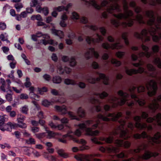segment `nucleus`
I'll list each match as a JSON object with an SVG mask.
<instances>
[{
  "mask_svg": "<svg viewBox=\"0 0 161 161\" xmlns=\"http://www.w3.org/2000/svg\"><path fill=\"white\" fill-rule=\"evenodd\" d=\"M141 47L143 50L145 52H140L139 53V57L140 58H142L145 56L147 58H149L152 56L153 54L152 53L148 52L149 47L143 44H142Z\"/></svg>",
  "mask_w": 161,
  "mask_h": 161,
  "instance_id": "nucleus-15",
  "label": "nucleus"
},
{
  "mask_svg": "<svg viewBox=\"0 0 161 161\" xmlns=\"http://www.w3.org/2000/svg\"><path fill=\"white\" fill-rule=\"evenodd\" d=\"M62 60L64 62H69L70 60V58L67 56H63L62 57Z\"/></svg>",
  "mask_w": 161,
  "mask_h": 161,
  "instance_id": "nucleus-59",
  "label": "nucleus"
},
{
  "mask_svg": "<svg viewBox=\"0 0 161 161\" xmlns=\"http://www.w3.org/2000/svg\"><path fill=\"white\" fill-rule=\"evenodd\" d=\"M92 66L93 68L95 69H98L100 67L98 64L95 61H94L92 62Z\"/></svg>",
  "mask_w": 161,
  "mask_h": 161,
  "instance_id": "nucleus-58",
  "label": "nucleus"
},
{
  "mask_svg": "<svg viewBox=\"0 0 161 161\" xmlns=\"http://www.w3.org/2000/svg\"><path fill=\"white\" fill-rule=\"evenodd\" d=\"M116 10L118 12H121L122 10L120 6L117 3H115L114 5H111L107 9V12L108 14H113L114 16V11Z\"/></svg>",
  "mask_w": 161,
  "mask_h": 161,
  "instance_id": "nucleus-17",
  "label": "nucleus"
},
{
  "mask_svg": "<svg viewBox=\"0 0 161 161\" xmlns=\"http://www.w3.org/2000/svg\"><path fill=\"white\" fill-rule=\"evenodd\" d=\"M64 83L66 85H76V83L75 80L68 78H67L64 80Z\"/></svg>",
  "mask_w": 161,
  "mask_h": 161,
  "instance_id": "nucleus-34",
  "label": "nucleus"
},
{
  "mask_svg": "<svg viewBox=\"0 0 161 161\" xmlns=\"http://www.w3.org/2000/svg\"><path fill=\"white\" fill-rule=\"evenodd\" d=\"M159 50V47L158 45H155L152 48V50L154 53H157Z\"/></svg>",
  "mask_w": 161,
  "mask_h": 161,
  "instance_id": "nucleus-49",
  "label": "nucleus"
},
{
  "mask_svg": "<svg viewBox=\"0 0 161 161\" xmlns=\"http://www.w3.org/2000/svg\"><path fill=\"white\" fill-rule=\"evenodd\" d=\"M29 98L28 95L24 93H22L20 94V98L21 99H27Z\"/></svg>",
  "mask_w": 161,
  "mask_h": 161,
  "instance_id": "nucleus-60",
  "label": "nucleus"
},
{
  "mask_svg": "<svg viewBox=\"0 0 161 161\" xmlns=\"http://www.w3.org/2000/svg\"><path fill=\"white\" fill-rule=\"evenodd\" d=\"M58 69L59 73L60 74H64L65 73L66 74H69L71 71V69L67 67L63 68L62 66H60L58 67Z\"/></svg>",
  "mask_w": 161,
  "mask_h": 161,
  "instance_id": "nucleus-20",
  "label": "nucleus"
},
{
  "mask_svg": "<svg viewBox=\"0 0 161 161\" xmlns=\"http://www.w3.org/2000/svg\"><path fill=\"white\" fill-rule=\"evenodd\" d=\"M77 113L80 118H84L85 117V112L81 107H80L78 108L77 111Z\"/></svg>",
  "mask_w": 161,
  "mask_h": 161,
  "instance_id": "nucleus-28",
  "label": "nucleus"
},
{
  "mask_svg": "<svg viewBox=\"0 0 161 161\" xmlns=\"http://www.w3.org/2000/svg\"><path fill=\"white\" fill-rule=\"evenodd\" d=\"M149 33V30L146 29H144L142 30L140 33L136 32L134 33V36L137 39H140L142 41L144 40V37L145 38L146 42H149L151 41V37L148 36Z\"/></svg>",
  "mask_w": 161,
  "mask_h": 161,
  "instance_id": "nucleus-11",
  "label": "nucleus"
},
{
  "mask_svg": "<svg viewBox=\"0 0 161 161\" xmlns=\"http://www.w3.org/2000/svg\"><path fill=\"white\" fill-rule=\"evenodd\" d=\"M111 108L110 106L106 104L104 106V108L106 112H104L105 115L99 114L97 116V119L96 123L93 124L91 127H89L91 125L94 123L92 120H88L84 121L83 123L78 125L79 129H76L75 132V135L80 136L82 133L81 131H85L86 135L91 136H96L98 135L100 131L98 130L93 131L98 128L100 130H103L109 128L113 125V122H117L120 125H117L114 128L113 130L108 132L107 135L108 137H100L99 140L96 137H93L91 138L92 141L94 143L97 144H102L103 143L108 144L114 142L115 146L110 145L108 147H101L100 150L104 152L106 151L108 152H113L115 153L119 152L120 150L119 147H123L128 148L130 147L131 143L128 141H124L130 137V132L127 128L125 129V126L126 123V120L130 119L131 117L132 112L131 111L127 110L126 112V116L125 119H121L119 120V119L122 117V114L121 112H118L117 114L114 113L107 114V111H110Z\"/></svg>",
  "mask_w": 161,
  "mask_h": 161,
  "instance_id": "nucleus-1",
  "label": "nucleus"
},
{
  "mask_svg": "<svg viewBox=\"0 0 161 161\" xmlns=\"http://www.w3.org/2000/svg\"><path fill=\"white\" fill-rule=\"evenodd\" d=\"M38 91L40 94L41 95L43 94L44 92H46L47 91V89L46 87H43L42 88H38Z\"/></svg>",
  "mask_w": 161,
  "mask_h": 161,
  "instance_id": "nucleus-50",
  "label": "nucleus"
},
{
  "mask_svg": "<svg viewBox=\"0 0 161 161\" xmlns=\"http://www.w3.org/2000/svg\"><path fill=\"white\" fill-rule=\"evenodd\" d=\"M99 29L100 30L103 36H105L107 33V31L105 28L104 27H99Z\"/></svg>",
  "mask_w": 161,
  "mask_h": 161,
  "instance_id": "nucleus-53",
  "label": "nucleus"
},
{
  "mask_svg": "<svg viewBox=\"0 0 161 161\" xmlns=\"http://www.w3.org/2000/svg\"><path fill=\"white\" fill-rule=\"evenodd\" d=\"M52 59L54 62H57L58 60V58L56 53H53L51 56Z\"/></svg>",
  "mask_w": 161,
  "mask_h": 161,
  "instance_id": "nucleus-61",
  "label": "nucleus"
},
{
  "mask_svg": "<svg viewBox=\"0 0 161 161\" xmlns=\"http://www.w3.org/2000/svg\"><path fill=\"white\" fill-rule=\"evenodd\" d=\"M150 5L156 6L157 4H161V0H152L151 2L149 3Z\"/></svg>",
  "mask_w": 161,
  "mask_h": 161,
  "instance_id": "nucleus-37",
  "label": "nucleus"
},
{
  "mask_svg": "<svg viewBox=\"0 0 161 161\" xmlns=\"http://www.w3.org/2000/svg\"><path fill=\"white\" fill-rule=\"evenodd\" d=\"M90 102L92 104L94 105V106L93 108L91 109V111L93 113L94 110L93 108L95 109L96 111L97 112H102V113L104 112V111L102 109L101 107L100 106L101 101L98 99H96L94 97H92L90 99Z\"/></svg>",
  "mask_w": 161,
  "mask_h": 161,
  "instance_id": "nucleus-13",
  "label": "nucleus"
},
{
  "mask_svg": "<svg viewBox=\"0 0 161 161\" xmlns=\"http://www.w3.org/2000/svg\"><path fill=\"white\" fill-rule=\"evenodd\" d=\"M68 114L71 119H76L77 120H80V118L74 115L72 112L69 111L68 112Z\"/></svg>",
  "mask_w": 161,
  "mask_h": 161,
  "instance_id": "nucleus-36",
  "label": "nucleus"
},
{
  "mask_svg": "<svg viewBox=\"0 0 161 161\" xmlns=\"http://www.w3.org/2000/svg\"><path fill=\"white\" fill-rule=\"evenodd\" d=\"M71 18L74 20H78L80 19V22L84 24H87L88 22V19L87 18L83 16L80 18L79 15L75 11L72 13Z\"/></svg>",
  "mask_w": 161,
  "mask_h": 161,
  "instance_id": "nucleus-18",
  "label": "nucleus"
},
{
  "mask_svg": "<svg viewBox=\"0 0 161 161\" xmlns=\"http://www.w3.org/2000/svg\"><path fill=\"white\" fill-rule=\"evenodd\" d=\"M53 10H56L57 11L61 12L64 10H66V9L64 6H60L54 8Z\"/></svg>",
  "mask_w": 161,
  "mask_h": 161,
  "instance_id": "nucleus-42",
  "label": "nucleus"
},
{
  "mask_svg": "<svg viewBox=\"0 0 161 161\" xmlns=\"http://www.w3.org/2000/svg\"><path fill=\"white\" fill-rule=\"evenodd\" d=\"M85 57L87 60H88L92 58V50L90 49V48L85 53Z\"/></svg>",
  "mask_w": 161,
  "mask_h": 161,
  "instance_id": "nucleus-33",
  "label": "nucleus"
},
{
  "mask_svg": "<svg viewBox=\"0 0 161 161\" xmlns=\"http://www.w3.org/2000/svg\"><path fill=\"white\" fill-rule=\"evenodd\" d=\"M70 66L72 67L75 66L76 65V62L75 58L73 57H71L69 61Z\"/></svg>",
  "mask_w": 161,
  "mask_h": 161,
  "instance_id": "nucleus-46",
  "label": "nucleus"
},
{
  "mask_svg": "<svg viewBox=\"0 0 161 161\" xmlns=\"http://www.w3.org/2000/svg\"><path fill=\"white\" fill-rule=\"evenodd\" d=\"M141 118L146 119L147 123H152L153 121H156L158 123V125L161 127V113H158L153 117H148V114L145 112H142Z\"/></svg>",
  "mask_w": 161,
  "mask_h": 161,
  "instance_id": "nucleus-10",
  "label": "nucleus"
},
{
  "mask_svg": "<svg viewBox=\"0 0 161 161\" xmlns=\"http://www.w3.org/2000/svg\"><path fill=\"white\" fill-rule=\"evenodd\" d=\"M102 47L104 49L108 50L109 49L112 50L117 49V50L122 48L123 46L120 44L119 42L112 44L110 45L108 43H103L102 45Z\"/></svg>",
  "mask_w": 161,
  "mask_h": 161,
  "instance_id": "nucleus-14",
  "label": "nucleus"
},
{
  "mask_svg": "<svg viewBox=\"0 0 161 161\" xmlns=\"http://www.w3.org/2000/svg\"><path fill=\"white\" fill-rule=\"evenodd\" d=\"M19 124V127L22 128H25L27 127L26 124L23 123L22 121L19 120L18 122Z\"/></svg>",
  "mask_w": 161,
  "mask_h": 161,
  "instance_id": "nucleus-54",
  "label": "nucleus"
},
{
  "mask_svg": "<svg viewBox=\"0 0 161 161\" xmlns=\"http://www.w3.org/2000/svg\"><path fill=\"white\" fill-rule=\"evenodd\" d=\"M134 120L136 121L135 125H134L132 122L129 121L127 125L128 128H129L131 131V134L132 133V131H134L135 127L140 130H145L146 128H147L149 131L152 130H153V127L152 125H150L147 126V124L141 123V117L140 116L137 115L135 116L134 118Z\"/></svg>",
  "mask_w": 161,
  "mask_h": 161,
  "instance_id": "nucleus-7",
  "label": "nucleus"
},
{
  "mask_svg": "<svg viewBox=\"0 0 161 161\" xmlns=\"http://www.w3.org/2000/svg\"><path fill=\"white\" fill-rule=\"evenodd\" d=\"M44 35L41 32L38 31L36 34L31 35V39L34 41L36 42L37 41V37H40Z\"/></svg>",
  "mask_w": 161,
  "mask_h": 161,
  "instance_id": "nucleus-26",
  "label": "nucleus"
},
{
  "mask_svg": "<svg viewBox=\"0 0 161 161\" xmlns=\"http://www.w3.org/2000/svg\"><path fill=\"white\" fill-rule=\"evenodd\" d=\"M37 138L39 139H41L46 136V133L45 132L41 133L36 134Z\"/></svg>",
  "mask_w": 161,
  "mask_h": 161,
  "instance_id": "nucleus-45",
  "label": "nucleus"
},
{
  "mask_svg": "<svg viewBox=\"0 0 161 161\" xmlns=\"http://www.w3.org/2000/svg\"><path fill=\"white\" fill-rule=\"evenodd\" d=\"M122 38L124 41L125 43L127 46L129 45V42L128 38V33L124 32L122 35Z\"/></svg>",
  "mask_w": 161,
  "mask_h": 161,
  "instance_id": "nucleus-29",
  "label": "nucleus"
},
{
  "mask_svg": "<svg viewBox=\"0 0 161 161\" xmlns=\"http://www.w3.org/2000/svg\"><path fill=\"white\" fill-rule=\"evenodd\" d=\"M69 135L68 134H67L65 135H64L63 136V138H60L59 139L58 141L59 142H61L62 143H65L66 142V141L65 139H64V138L67 137V136H69Z\"/></svg>",
  "mask_w": 161,
  "mask_h": 161,
  "instance_id": "nucleus-52",
  "label": "nucleus"
},
{
  "mask_svg": "<svg viewBox=\"0 0 161 161\" xmlns=\"http://www.w3.org/2000/svg\"><path fill=\"white\" fill-rule=\"evenodd\" d=\"M52 33L56 36H58L61 39L64 36V33L63 31L61 30H58L55 29H51Z\"/></svg>",
  "mask_w": 161,
  "mask_h": 161,
  "instance_id": "nucleus-22",
  "label": "nucleus"
},
{
  "mask_svg": "<svg viewBox=\"0 0 161 161\" xmlns=\"http://www.w3.org/2000/svg\"><path fill=\"white\" fill-rule=\"evenodd\" d=\"M45 127V130L46 131V136L48 138H51L54 136V133L52 131H50L48 130V128L47 127Z\"/></svg>",
  "mask_w": 161,
  "mask_h": 161,
  "instance_id": "nucleus-31",
  "label": "nucleus"
},
{
  "mask_svg": "<svg viewBox=\"0 0 161 161\" xmlns=\"http://www.w3.org/2000/svg\"><path fill=\"white\" fill-rule=\"evenodd\" d=\"M158 102H161V95L158 96L157 98H154L153 100V103L148 106L147 107L150 109L153 114L155 113L157 109L160 107Z\"/></svg>",
  "mask_w": 161,
  "mask_h": 161,
  "instance_id": "nucleus-12",
  "label": "nucleus"
},
{
  "mask_svg": "<svg viewBox=\"0 0 161 161\" xmlns=\"http://www.w3.org/2000/svg\"><path fill=\"white\" fill-rule=\"evenodd\" d=\"M86 26L90 28L91 30L95 31H96L98 29V27L96 25H86Z\"/></svg>",
  "mask_w": 161,
  "mask_h": 161,
  "instance_id": "nucleus-44",
  "label": "nucleus"
},
{
  "mask_svg": "<svg viewBox=\"0 0 161 161\" xmlns=\"http://www.w3.org/2000/svg\"><path fill=\"white\" fill-rule=\"evenodd\" d=\"M5 97L6 98L8 101H11L13 99L12 95L10 93H8Z\"/></svg>",
  "mask_w": 161,
  "mask_h": 161,
  "instance_id": "nucleus-63",
  "label": "nucleus"
},
{
  "mask_svg": "<svg viewBox=\"0 0 161 161\" xmlns=\"http://www.w3.org/2000/svg\"><path fill=\"white\" fill-rule=\"evenodd\" d=\"M43 77L44 79L47 81H49L51 79L50 76L47 74H44L43 75Z\"/></svg>",
  "mask_w": 161,
  "mask_h": 161,
  "instance_id": "nucleus-64",
  "label": "nucleus"
},
{
  "mask_svg": "<svg viewBox=\"0 0 161 161\" xmlns=\"http://www.w3.org/2000/svg\"><path fill=\"white\" fill-rule=\"evenodd\" d=\"M53 81L54 83L58 84L61 82L62 79L60 76H56L53 77Z\"/></svg>",
  "mask_w": 161,
  "mask_h": 161,
  "instance_id": "nucleus-38",
  "label": "nucleus"
},
{
  "mask_svg": "<svg viewBox=\"0 0 161 161\" xmlns=\"http://www.w3.org/2000/svg\"><path fill=\"white\" fill-rule=\"evenodd\" d=\"M55 108L57 111L60 112L62 114H66L68 112L66 107L56 106H55Z\"/></svg>",
  "mask_w": 161,
  "mask_h": 161,
  "instance_id": "nucleus-23",
  "label": "nucleus"
},
{
  "mask_svg": "<svg viewBox=\"0 0 161 161\" xmlns=\"http://www.w3.org/2000/svg\"><path fill=\"white\" fill-rule=\"evenodd\" d=\"M97 74L99 75V77L93 78L92 76H89L87 80L88 82L91 84H95L96 82H99L101 79L103 80V83L105 85H108L109 84V77L107 76L103 73H100L98 72H96Z\"/></svg>",
  "mask_w": 161,
  "mask_h": 161,
  "instance_id": "nucleus-9",
  "label": "nucleus"
},
{
  "mask_svg": "<svg viewBox=\"0 0 161 161\" xmlns=\"http://www.w3.org/2000/svg\"><path fill=\"white\" fill-rule=\"evenodd\" d=\"M21 112L25 114H27L28 111L29 110L28 106L26 105H25L22 107L21 108Z\"/></svg>",
  "mask_w": 161,
  "mask_h": 161,
  "instance_id": "nucleus-40",
  "label": "nucleus"
},
{
  "mask_svg": "<svg viewBox=\"0 0 161 161\" xmlns=\"http://www.w3.org/2000/svg\"><path fill=\"white\" fill-rule=\"evenodd\" d=\"M111 22L112 24L116 28H118L120 25V22L115 19H112L111 20Z\"/></svg>",
  "mask_w": 161,
  "mask_h": 161,
  "instance_id": "nucleus-35",
  "label": "nucleus"
},
{
  "mask_svg": "<svg viewBox=\"0 0 161 161\" xmlns=\"http://www.w3.org/2000/svg\"><path fill=\"white\" fill-rule=\"evenodd\" d=\"M42 13L44 15L46 16L49 14V11L48 8L47 7H44L43 8Z\"/></svg>",
  "mask_w": 161,
  "mask_h": 161,
  "instance_id": "nucleus-57",
  "label": "nucleus"
},
{
  "mask_svg": "<svg viewBox=\"0 0 161 161\" xmlns=\"http://www.w3.org/2000/svg\"><path fill=\"white\" fill-rule=\"evenodd\" d=\"M90 49L92 50V57L93 55L96 58H98L99 56V55L98 53L97 52L95 51V49L94 48H90Z\"/></svg>",
  "mask_w": 161,
  "mask_h": 161,
  "instance_id": "nucleus-41",
  "label": "nucleus"
},
{
  "mask_svg": "<svg viewBox=\"0 0 161 161\" xmlns=\"http://www.w3.org/2000/svg\"><path fill=\"white\" fill-rule=\"evenodd\" d=\"M153 62L158 68L161 69V59L159 57L154 58Z\"/></svg>",
  "mask_w": 161,
  "mask_h": 161,
  "instance_id": "nucleus-27",
  "label": "nucleus"
},
{
  "mask_svg": "<svg viewBox=\"0 0 161 161\" xmlns=\"http://www.w3.org/2000/svg\"><path fill=\"white\" fill-rule=\"evenodd\" d=\"M14 6L17 12H19L20 11V8H23V5L21 3H18L15 4L14 5Z\"/></svg>",
  "mask_w": 161,
  "mask_h": 161,
  "instance_id": "nucleus-48",
  "label": "nucleus"
},
{
  "mask_svg": "<svg viewBox=\"0 0 161 161\" xmlns=\"http://www.w3.org/2000/svg\"><path fill=\"white\" fill-rule=\"evenodd\" d=\"M146 88L148 91L147 94L149 97L155 96L158 89L157 82L154 80H151L146 84V87L143 85H140L138 87L132 86L129 89L130 94L122 90H119L118 92V94L121 97L120 100L119 98L115 96H112L110 98L112 108H116L118 106H122L126 103L130 110L136 109V108L133 107L135 105L134 101H131L130 102H128V99L130 97L134 99L136 103H137L140 106H144L146 103L145 99L144 98H139L135 93V92L137 89L138 93L143 92H145Z\"/></svg>",
  "mask_w": 161,
  "mask_h": 161,
  "instance_id": "nucleus-2",
  "label": "nucleus"
},
{
  "mask_svg": "<svg viewBox=\"0 0 161 161\" xmlns=\"http://www.w3.org/2000/svg\"><path fill=\"white\" fill-rule=\"evenodd\" d=\"M125 54V52H124L119 51L116 53V56L119 58H123Z\"/></svg>",
  "mask_w": 161,
  "mask_h": 161,
  "instance_id": "nucleus-47",
  "label": "nucleus"
},
{
  "mask_svg": "<svg viewBox=\"0 0 161 161\" xmlns=\"http://www.w3.org/2000/svg\"><path fill=\"white\" fill-rule=\"evenodd\" d=\"M9 124L10 125V127L12 129L13 128L14 129H16L18 127H19V124L14 123H12L11 122H9Z\"/></svg>",
  "mask_w": 161,
  "mask_h": 161,
  "instance_id": "nucleus-55",
  "label": "nucleus"
},
{
  "mask_svg": "<svg viewBox=\"0 0 161 161\" xmlns=\"http://www.w3.org/2000/svg\"><path fill=\"white\" fill-rule=\"evenodd\" d=\"M110 2L107 0H103L101 3V5L98 4L95 0H90L89 4L91 5L96 9L99 10L103 9V7H106V11H104L102 13V16L104 19H107L108 18V15L107 12V9L110 5H108L110 4Z\"/></svg>",
  "mask_w": 161,
  "mask_h": 161,
  "instance_id": "nucleus-8",
  "label": "nucleus"
},
{
  "mask_svg": "<svg viewBox=\"0 0 161 161\" xmlns=\"http://www.w3.org/2000/svg\"><path fill=\"white\" fill-rule=\"evenodd\" d=\"M8 77L9 78L11 79L14 81H15L18 84H20V82H21V81L19 79H17V81H16L15 78L14 76V75L12 74H9L8 75Z\"/></svg>",
  "mask_w": 161,
  "mask_h": 161,
  "instance_id": "nucleus-51",
  "label": "nucleus"
},
{
  "mask_svg": "<svg viewBox=\"0 0 161 161\" xmlns=\"http://www.w3.org/2000/svg\"><path fill=\"white\" fill-rule=\"evenodd\" d=\"M51 104V102L48 101L47 99H44L42 102V105L45 107H48Z\"/></svg>",
  "mask_w": 161,
  "mask_h": 161,
  "instance_id": "nucleus-43",
  "label": "nucleus"
},
{
  "mask_svg": "<svg viewBox=\"0 0 161 161\" xmlns=\"http://www.w3.org/2000/svg\"><path fill=\"white\" fill-rule=\"evenodd\" d=\"M146 14L147 17L150 18L147 22L143 20V17L141 14H138L137 16V21L140 24H146L150 26L149 31L150 35L153 37V34H152L153 30H155L156 34L158 30H161V27L160 26V24H161V16H159L157 18V21L158 24H157L153 11H147L146 12Z\"/></svg>",
  "mask_w": 161,
  "mask_h": 161,
  "instance_id": "nucleus-3",
  "label": "nucleus"
},
{
  "mask_svg": "<svg viewBox=\"0 0 161 161\" xmlns=\"http://www.w3.org/2000/svg\"><path fill=\"white\" fill-rule=\"evenodd\" d=\"M96 36L97 37L96 38H91L89 36L87 37L86 41L87 43L89 45H90L92 43L95 44L96 43H99L103 41V37L99 34H96Z\"/></svg>",
  "mask_w": 161,
  "mask_h": 161,
  "instance_id": "nucleus-16",
  "label": "nucleus"
},
{
  "mask_svg": "<svg viewBox=\"0 0 161 161\" xmlns=\"http://www.w3.org/2000/svg\"><path fill=\"white\" fill-rule=\"evenodd\" d=\"M130 7L135 9V12L137 14H139L142 11V8L138 6H137L135 2L131 1L130 3Z\"/></svg>",
  "mask_w": 161,
  "mask_h": 161,
  "instance_id": "nucleus-21",
  "label": "nucleus"
},
{
  "mask_svg": "<svg viewBox=\"0 0 161 161\" xmlns=\"http://www.w3.org/2000/svg\"><path fill=\"white\" fill-rule=\"evenodd\" d=\"M95 94L96 96H99L101 99H104L108 96V94L105 91L101 93H96Z\"/></svg>",
  "mask_w": 161,
  "mask_h": 161,
  "instance_id": "nucleus-32",
  "label": "nucleus"
},
{
  "mask_svg": "<svg viewBox=\"0 0 161 161\" xmlns=\"http://www.w3.org/2000/svg\"><path fill=\"white\" fill-rule=\"evenodd\" d=\"M124 10L125 13V14L120 13L118 14H114V16L119 20L123 19L127 21V22H123L121 24L124 28H126L127 27H131L134 24V21L136 20V19L131 18L134 16V13L132 11L129 10V7L127 3L126 0H124ZM137 15L136 16L137 18Z\"/></svg>",
  "mask_w": 161,
  "mask_h": 161,
  "instance_id": "nucleus-5",
  "label": "nucleus"
},
{
  "mask_svg": "<svg viewBox=\"0 0 161 161\" xmlns=\"http://www.w3.org/2000/svg\"><path fill=\"white\" fill-rule=\"evenodd\" d=\"M10 124L9 122H8L7 124H4V125H2L0 126V130L3 131L7 130L11 132L12 131V128L10 127Z\"/></svg>",
  "mask_w": 161,
  "mask_h": 161,
  "instance_id": "nucleus-24",
  "label": "nucleus"
},
{
  "mask_svg": "<svg viewBox=\"0 0 161 161\" xmlns=\"http://www.w3.org/2000/svg\"><path fill=\"white\" fill-rule=\"evenodd\" d=\"M143 62L141 60H139V62L137 63H133L132 65L136 67H139L138 69H129L126 67V73L128 75H132L133 74H136L138 73L142 74L144 73L148 76L157 78V77L158 72L156 71V69L154 66L150 64L147 65V67L149 71L151 73H149L145 71L144 69L141 66L143 64Z\"/></svg>",
  "mask_w": 161,
  "mask_h": 161,
  "instance_id": "nucleus-4",
  "label": "nucleus"
},
{
  "mask_svg": "<svg viewBox=\"0 0 161 161\" xmlns=\"http://www.w3.org/2000/svg\"><path fill=\"white\" fill-rule=\"evenodd\" d=\"M152 34H153V36L152 37V39L153 42L157 43H159L160 39H161V32L159 33V36L156 35L155 30H153Z\"/></svg>",
  "mask_w": 161,
  "mask_h": 161,
  "instance_id": "nucleus-25",
  "label": "nucleus"
},
{
  "mask_svg": "<svg viewBox=\"0 0 161 161\" xmlns=\"http://www.w3.org/2000/svg\"><path fill=\"white\" fill-rule=\"evenodd\" d=\"M26 142L29 144H35V141L34 139L32 138H30L29 140H26Z\"/></svg>",
  "mask_w": 161,
  "mask_h": 161,
  "instance_id": "nucleus-56",
  "label": "nucleus"
},
{
  "mask_svg": "<svg viewBox=\"0 0 161 161\" xmlns=\"http://www.w3.org/2000/svg\"><path fill=\"white\" fill-rule=\"evenodd\" d=\"M57 153L58 155L61 157L66 158L68 157V155L64 152L62 149H59L57 150Z\"/></svg>",
  "mask_w": 161,
  "mask_h": 161,
  "instance_id": "nucleus-30",
  "label": "nucleus"
},
{
  "mask_svg": "<svg viewBox=\"0 0 161 161\" xmlns=\"http://www.w3.org/2000/svg\"><path fill=\"white\" fill-rule=\"evenodd\" d=\"M37 25L38 26H45L44 27L45 28H46L47 27V26L44 22H42L41 21H39L37 22Z\"/></svg>",
  "mask_w": 161,
  "mask_h": 161,
  "instance_id": "nucleus-62",
  "label": "nucleus"
},
{
  "mask_svg": "<svg viewBox=\"0 0 161 161\" xmlns=\"http://www.w3.org/2000/svg\"><path fill=\"white\" fill-rule=\"evenodd\" d=\"M111 64L115 65L117 67L120 66L121 64V63L120 61L117 60L114 58H112L111 61Z\"/></svg>",
  "mask_w": 161,
  "mask_h": 161,
  "instance_id": "nucleus-39",
  "label": "nucleus"
},
{
  "mask_svg": "<svg viewBox=\"0 0 161 161\" xmlns=\"http://www.w3.org/2000/svg\"><path fill=\"white\" fill-rule=\"evenodd\" d=\"M133 137L136 139H140L141 138L143 139L147 138L149 142L152 146H154L155 144H159L161 142L160 140L161 135L159 132H157L153 137L149 136L145 131H143L141 134L139 133L133 135Z\"/></svg>",
  "mask_w": 161,
  "mask_h": 161,
  "instance_id": "nucleus-6",
  "label": "nucleus"
},
{
  "mask_svg": "<svg viewBox=\"0 0 161 161\" xmlns=\"http://www.w3.org/2000/svg\"><path fill=\"white\" fill-rule=\"evenodd\" d=\"M47 150L48 152H45L44 153V157L49 160H55V157L51 155L50 153H53L54 152V149L48 147Z\"/></svg>",
  "mask_w": 161,
  "mask_h": 161,
  "instance_id": "nucleus-19",
  "label": "nucleus"
}]
</instances>
